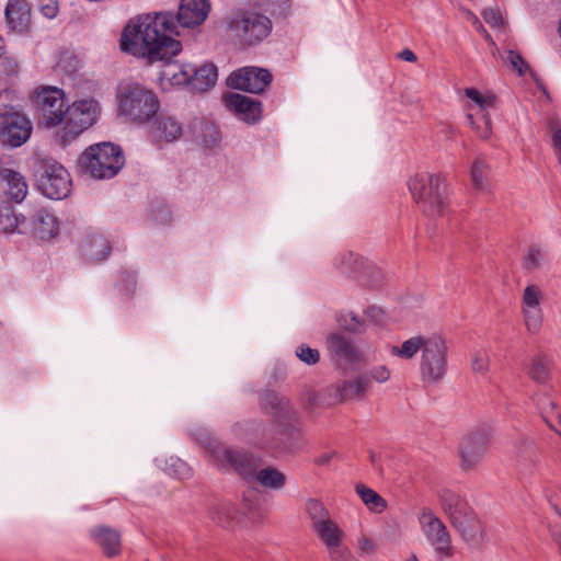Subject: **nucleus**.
<instances>
[{"instance_id":"obj_1","label":"nucleus","mask_w":561,"mask_h":561,"mask_svg":"<svg viewBox=\"0 0 561 561\" xmlns=\"http://www.w3.org/2000/svg\"><path fill=\"white\" fill-rule=\"evenodd\" d=\"M210 11L208 0H181L176 21L171 12L139 14L128 21L121 36V49L149 62L170 60L182 50L173 35L178 27H196Z\"/></svg>"},{"instance_id":"obj_2","label":"nucleus","mask_w":561,"mask_h":561,"mask_svg":"<svg viewBox=\"0 0 561 561\" xmlns=\"http://www.w3.org/2000/svg\"><path fill=\"white\" fill-rule=\"evenodd\" d=\"M419 352L422 379L427 382L440 380L447 370L448 347L445 337L439 333L419 334L390 348L392 356L405 360L414 358Z\"/></svg>"},{"instance_id":"obj_3","label":"nucleus","mask_w":561,"mask_h":561,"mask_svg":"<svg viewBox=\"0 0 561 561\" xmlns=\"http://www.w3.org/2000/svg\"><path fill=\"white\" fill-rule=\"evenodd\" d=\"M408 188L419 209L430 218L445 214L448 193L444 179L427 171L416 172L408 181Z\"/></svg>"},{"instance_id":"obj_4","label":"nucleus","mask_w":561,"mask_h":561,"mask_svg":"<svg viewBox=\"0 0 561 561\" xmlns=\"http://www.w3.org/2000/svg\"><path fill=\"white\" fill-rule=\"evenodd\" d=\"M439 503L443 513L463 541L476 543L484 538L482 523L462 496L446 490L440 494Z\"/></svg>"},{"instance_id":"obj_5","label":"nucleus","mask_w":561,"mask_h":561,"mask_svg":"<svg viewBox=\"0 0 561 561\" xmlns=\"http://www.w3.org/2000/svg\"><path fill=\"white\" fill-rule=\"evenodd\" d=\"M224 23L228 36L241 46H254L272 31V21L253 10H232L225 16Z\"/></svg>"},{"instance_id":"obj_6","label":"nucleus","mask_w":561,"mask_h":561,"mask_svg":"<svg viewBox=\"0 0 561 561\" xmlns=\"http://www.w3.org/2000/svg\"><path fill=\"white\" fill-rule=\"evenodd\" d=\"M163 89L169 85H188L193 91L204 92L215 85L217 68L213 64L196 67L192 64H167L159 77Z\"/></svg>"},{"instance_id":"obj_7","label":"nucleus","mask_w":561,"mask_h":561,"mask_svg":"<svg viewBox=\"0 0 561 561\" xmlns=\"http://www.w3.org/2000/svg\"><path fill=\"white\" fill-rule=\"evenodd\" d=\"M124 163L121 148L111 142L90 146L80 158L83 172L99 180L113 178Z\"/></svg>"},{"instance_id":"obj_8","label":"nucleus","mask_w":561,"mask_h":561,"mask_svg":"<svg viewBox=\"0 0 561 561\" xmlns=\"http://www.w3.org/2000/svg\"><path fill=\"white\" fill-rule=\"evenodd\" d=\"M159 105L153 91L138 83L128 84L118 95L121 114L137 124L149 122L158 113Z\"/></svg>"},{"instance_id":"obj_9","label":"nucleus","mask_w":561,"mask_h":561,"mask_svg":"<svg viewBox=\"0 0 561 561\" xmlns=\"http://www.w3.org/2000/svg\"><path fill=\"white\" fill-rule=\"evenodd\" d=\"M100 113L99 104L93 99H82L72 102L67 107L64 127L55 134V140L61 146H67L80 134L92 126Z\"/></svg>"},{"instance_id":"obj_10","label":"nucleus","mask_w":561,"mask_h":561,"mask_svg":"<svg viewBox=\"0 0 561 561\" xmlns=\"http://www.w3.org/2000/svg\"><path fill=\"white\" fill-rule=\"evenodd\" d=\"M37 188L50 199H62L71 192L68 171L56 160H42L36 170Z\"/></svg>"},{"instance_id":"obj_11","label":"nucleus","mask_w":561,"mask_h":561,"mask_svg":"<svg viewBox=\"0 0 561 561\" xmlns=\"http://www.w3.org/2000/svg\"><path fill=\"white\" fill-rule=\"evenodd\" d=\"M421 531L439 561L454 556L451 534L445 523L431 510L424 508L420 514Z\"/></svg>"},{"instance_id":"obj_12","label":"nucleus","mask_w":561,"mask_h":561,"mask_svg":"<svg viewBox=\"0 0 561 561\" xmlns=\"http://www.w3.org/2000/svg\"><path fill=\"white\" fill-rule=\"evenodd\" d=\"M39 114V124L45 128L64 127L67 114V101L62 90L56 87H46L35 96Z\"/></svg>"},{"instance_id":"obj_13","label":"nucleus","mask_w":561,"mask_h":561,"mask_svg":"<svg viewBox=\"0 0 561 561\" xmlns=\"http://www.w3.org/2000/svg\"><path fill=\"white\" fill-rule=\"evenodd\" d=\"M329 355L340 366L366 364L370 360L369 350H362L342 334L331 333L327 337Z\"/></svg>"},{"instance_id":"obj_14","label":"nucleus","mask_w":561,"mask_h":561,"mask_svg":"<svg viewBox=\"0 0 561 561\" xmlns=\"http://www.w3.org/2000/svg\"><path fill=\"white\" fill-rule=\"evenodd\" d=\"M490 440V434L481 428L466 435L459 444L460 467L465 471L473 470L482 460L486 446Z\"/></svg>"},{"instance_id":"obj_15","label":"nucleus","mask_w":561,"mask_h":561,"mask_svg":"<svg viewBox=\"0 0 561 561\" xmlns=\"http://www.w3.org/2000/svg\"><path fill=\"white\" fill-rule=\"evenodd\" d=\"M272 81L271 73L263 68L245 67L232 72L227 84L237 90H243L250 93H262Z\"/></svg>"},{"instance_id":"obj_16","label":"nucleus","mask_w":561,"mask_h":561,"mask_svg":"<svg viewBox=\"0 0 561 561\" xmlns=\"http://www.w3.org/2000/svg\"><path fill=\"white\" fill-rule=\"evenodd\" d=\"M0 141L10 147H20L32 134V123L24 115L15 112L0 122Z\"/></svg>"},{"instance_id":"obj_17","label":"nucleus","mask_w":561,"mask_h":561,"mask_svg":"<svg viewBox=\"0 0 561 561\" xmlns=\"http://www.w3.org/2000/svg\"><path fill=\"white\" fill-rule=\"evenodd\" d=\"M543 294L536 285H528L524 289L522 299V312L525 325L530 333L539 332L542 324L541 300Z\"/></svg>"},{"instance_id":"obj_18","label":"nucleus","mask_w":561,"mask_h":561,"mask_svg":"<svg viewBox=\"0 0 561 561\" xmlns=\"http://www.w3.org/2000/svg\"><path fill=\"white\" fill-rule=\"evenodd\" d=\"M201 443L216 460H226L240 474L248 476L252 472L250 460L244 454L233 449H229L225 447L222 444H220L217 439L209 436H206L204 439H201Z\"/></svg>"},{"instance_id":"obj_19","label":"nucleus","mask_w":561,"mask_h":561,"mask_svg":"<svg viewBox=\"0 0 561 561\" xmlns=\"http://www.w3.org/2000/svg\"><path fill=\"white\" fill-rule=\"evenodd\" d=\"M4 16L8 27L16 34H27L32 28V13L26 0H9Z\"/></svg>"},{"instance_id":"obj_20","label":"nucleus","mask_w":561,"mask_h":561,"mask_svg":"<svg viewBox=\"0 0 561 561\" xmlns=\"http://www.w3.org/2000/svg\"><path fill=\"white\" fill-rule=\"evenodd\" d=\"M334 264L343 272L359 271L360 276L367 279L370 285L378 283L381 278V272L374 264L364 261L353 252H342L335 256Z\"/></svg>"},{"instance_id":"obj_21","label":"nucleus","mask_w":561,"mask_h":561,"mask_svg":"<svg viewBox=\"0 0 561 561\" xmlns=\"http://www.w3.org/2000/svg\"><path fill=\"white\" fill-rule=\"evenodd\" d=\"M369 388V378L358 376L351 380H344L329 388L330 397L337 403L351 400H362Z\"/></svg>"},{"instance_id":"obj_22","label":"nucleus","mask_w":561,"mask_h":561,"mask_svg":"<svg viewBox=\"0 0 561 561\" xmlns=\"http://www.w3.org/2000/svg\"><path fill=\"white\" fill-rule=\"evenodd\" d=\"M226 104L247 123H254L260 118L261 104L249 96L230 93L226 96Z\"/></svg>"},{"instance_id":"obj_23","label":"nucleus","mask_w":561,"mask_h":561,"mask_svg":"<svg viewBox=\"0 0 561 561\" xmlns=\"http://www.w3.org/2000/svg\"><path fill=\"white\" fill-rule=\"evenodd\" d=\"M0 183L5 195L15 203H21L27 195L28 186L24 176L14 170L2 169Z\"/></svg>"},{"instance_id":"obj_24","label":"nucleus","mask_w":561,"mask_h":561,"mask_svg":"<svg viewBox=\"0 0 561 561\" xmlns=\"http://www.w3.org/2000/svg\"><path fill=\"white\" fill-rule=\"evenodd\" d=\"M33 233L42 240H50L57 236L59 221L57 217L47 209H38L32 219Z\"/></svg>"},{"instance_id":"obj_25","label":"nucleus","mask_w":561,"mask_h":561,"mask_svg":"<svg viewBox=\"0 0 561 561\" xmlns=\"http://www.w3.org/2000/svg\"><path fill=\"white\" fill-rule=\"evenodd\" d=\"M150 133L156 141L171 142L181 136L182 128L173 117L161 114L156 118Z\"/></svg>"},{"instance_id":"obj_26","label":"nucleus","mask_w":561,"mask_h":561,"mask_svg":"<svg viewBox=\"0 0 561 561\" xmlns=\"http://www.w3.org/2000/svg\"><path fill=\"white\" fill-rule=\"evenodd\" d=\"M108 240L99 233H91L81 243L82 254L92 261H102L110 253Z\"/></svg>"},{"instance_id":"obj_27","label":"nucleus","mask_w":561,"mask_h":561,"mask_svg":"<svg viewBox=\"0 0 561 561\" xmlns=\"http://www.w3.org/2000/svg\"><path fill=\"white\" fill-rule=\"evenodd\" d=\"M91 534L94 540L101 546L106 557L113 558L119 553L121 535L118 531L107 527H98L94 528Z\"/></svg>"},{"instance_id":"obj_28","label":"nucleus","mask_w":561,"mask_h":561,"mask_svg":"<svg viewBox=\"0 0 561 561\" xmlns=\"http://www.w3.org/2000/svg\"><path fill=\"white\" fill-rule=\"evenodd\" d=\"M551 365V359L547 355L538 354L529 359L525 370L530 379L545 385L550 379Z\"/></svg>"},{"instance_id":"obj_29","label":"nucleus","mask_w":561,"mask_h":561,"mask_svg":"<svg viewBox=\"0 0 561 561\" xmlns=\"http://www.w3.org/2000/svg\"><path fill=\"white\" fill-rule=\"evenodd\" d=\"M491 168L484 157L478 156L470 168V178L476 190L484 193L489 191Z\"/></svg>"},{"instance_id":"obj_30","label":"nucleus","mask_w":561,"mask_h":561,"mask_svg":"<svg viewBox=\"0 0 561 561\" xmlns=\"http://www.w3.org/2000/svg\"><path fill=\"white\" fill-rule=\"evenodd\" d=\"M272 415L274 416L275 422L286 431L295 430L296 424L298 423L297 412L288 399H285Z\"/></svg>"},{"instance_id":"obj_31","label":"nucleus","mask_w":561,"mask_h":561,"mask_svg":"<svg viewBox=\"0 0 561 561\" xmlns=\"http://www.w3.org/2000/svg\"><path fill=\"white\" fill-rule=\"evenodd\" d=\"M531 399L540 410L546 424L561 437V432L557 428L552 420V415L557 412V403L549 400L548 397L541 392L535 393Z\"/></svg>"},{"instance_id":"obj_32","label":"nucleus","mask_w":561,"mask_h":561,"mask_svg":"<svg viewBox=\"0 0 561 561\" xmlns=\"http://www.w3.org/2000/svg\"><path fill=\"white\" fill-rule=\"evenodd\" d=\"M313 529L325 546H332L340 542L343 535L342 530L331 518L319 524Z\"/></svg>"},{"instance_id":"obj_33","label":"nucleus","mask_w":561,"mask_h":561,"mask_svg":"<svg viewBox=\"0 0 561 561\" xmlns=\"http://www.w3.org/2000/svg\"><path fill=\"white\" fill-rule=\"evenodd\" d=\"M356 492L370 511L382 512L386 508V501L374 490L364 484H357Z\"/></svg>"},{"instance_id":"obj_34","label":"nucleus","mask_w":561,"mask_h":561,"mask_svg":"<svg viewBox=\"0 0 561 561\" xmlns=\"http://www.w3.org/2000/svg\"><path fill=\"white\" fill-rule=\"evenodd\" d=\"M256 480L266 488L280 489L285 484V476L275 468L267 467L256 473Z\"/></svg>"},{"instance_id":"obj_35","label":"nucleus","mask_w":561,"mask_h":561,"mask_svg":"<svg viewBox=\"0 0 561 561\" xmlns=\"http://www.w3.org/2000/svg\"><path fill=\"white\" fill-rule=\"evenodd\" d=\"M210 519L220 526H227L233 518V507L230 503H218L208 510Z\"/></svg>"},{"instance_id":"obj_36","label":"nucleus","mask_w":561,"mask_h":561,"mask_svg":"<svg viewBox=\"0 0 561 561\" xmlns=\"http://www.w3.org/2000/svg\"><path fill=\"white\" fill-rule=\"evenodd\" d=\"M21 222L20 217L14 213L11 206L0 208V231L12 233L16 230Z\"/></svg>"},{"instance_id":"obj_37","label":"nucleus","mask_w":561,"mask_h":561,"mask_svg":"<svg viewBox=\"0 0 561 561\" xmlns=\"http://www.w3.org/2000/svg\"><path fill=\"white\" fill-rule=\"evenodd\" d=\"M546 253L538 245H530L524 256L523 266L527 271L539 268L545 262Z\"/></svg>"},{"instance_id":"obj_38","label":"nucleus","mask_w":561,"mask_h":561,"mask_svg":"<svg viewBox=\"0 0 561 561\" xmlns=\"http://www.w3.org/2000/svg\"><path fill=\"white\" fill-rule=\"evenodd\" d=\"M515 454L522 460H533L535 456V443L526 436H519L514 443Z\"/></svg>"},{"instance_id":"obj_39","label":"nucleus","mask_w":561,"mask_h":561,"mask_svg":"<svg viewBox=\"0 0 561 561\" xmlns=\"http://www.w3.org/2000/svg\"><path fill=\"white\" fill-rule=\"evenodd\" d=\"M307 512L312 520L313 528L330 518L329 512L327 511L324 505L317 500L308 501Z\"/></svg>"},{"instance_id":"obj_40","label":"nucleus","mask_w":561,"mask_h":561,"mask_svg":"<svg viewBox=\"0 0 561 561\" xmlns=\"http://www.w3.org/2000/svg\"><path fill=\"white\" fill-rule=\"evenodd\" d=\"M490 367V356L484 350H478L472 354L471 368L474 373L485 375Z\"/></svg>"},{"instance_id":"obj_41","label":"nucleus","mask_w":561,"mask_h":561,"mask_svg":"<svg viewBox=\"0 0 561 561\" xmlns=\"http://www.w3.org/2000/svg\"><path fill=\"white\" fill-rule=\"evenodd\" d=\"M337 321L347 331L357 332L363 325V319L353 311L340 313Z\"/></svg>"},{"instance_id":"obj_42","label":"nucleus","mask_w":561,"mask_h":561,"mask_svg":"<svg viewBox=\"0 0 561 561\" xmlns=\"http://www.w3.org/2000/svg\"><path fill=\"white\" fill-rule=\"evenodd\" d=\"M285 399L275 391H265L260 397V404L262 409L272 414Z\"/></svg>"},{"instance_id":"obj_43","label":"nucleus","mask_w":561,"mask_h":561,"mask_svg":"<svg viewBox=\"0 0 561 561\" xmlns=\"http://www.w3.org/2000/svg\"><path fill=\"white\" fill-rule=\"evenodd\" d=\"M201 137L206 147H213L220 140L217 128L209 123L201 122Z\"/></svg>"},{"instance_id":"obj_44","label":"nucleus","mask_w":561,"mask_h":561,"mask_svg":"<svg viewBox=\"0 0 561 561\" xmlns=\"http://www.w3.org/2000/svg\"><path fill=\"white\" fill-rule=\"evenodd\" d=\"M296 356L308 365H314L320 359V353L316 348H311L308 345H300L296 348Z\"/></svg>"},{"instance_id":"obj_45","label":"nucleus","mask_w":561,"mask_h":561,"mask_svg":"<svg viewBox=\"0 0 561 561\" xmlns=\"http://www.w3.org/2000/svg\"><path fill=\"white\" fill-rule=\"evenodd\" d=\"M364 376L369 378V383L371 381L385 383L390 379L391 371L388 366L379 365L370 368Z\"/></svg>"},{"instance_id":"obj_46","label":"nucleus","mask_w":561,"mask_h":561,"mask_svg":"<svg viewBox=\"0 0 561 561\" xmlns=\"http://www.w3.org/2000/svg\"><path fill=\"white\" fill-rule=\"evenodd\" d=\"M465 93L470 100H472L481 108H486L489 106H492L494 103L493 95L484 96L474 88L466 89Z\"/></svg>"},{"instance_id":"obj_47","label":"nucleus","mask_w":561,"mask_h":561,"mask_svg":"<svg viewBox=\"0 0 561 561\" xmlns=\"http://www.w3.org/2000/svg\"><path fill=\"white\" fill-rule=\"evenodd\" d=\"M39 12L47 19H55L59 12L58 0H37Z\"/></svg>"},{"instance_id":"obj_48","label":"nucleus","mask_w":561,"mask_h":561,"mask_svg":"<svg viewBox=\"0 0 561 561\" xmlns=\"http://www.w3.org/2000/svg\"><path fill=\"white\" fill-rule=\"evenodd\" d=\"M511 67L516 70L520 76L524 75L527 65L522 56L513 50H507L505 56L502 57Z\"/></svg>"},{"instance_id":"obj_49","label":"nucleus","mask_w":561,"mask_h":561,"mask_svg":"<svg viewBox=\"0 0 561 561\" xmlns=\"http://www.w3.org/2000/svg\"><path fill=\"white\" fill-rule=\"evenodd\" d=\"M483 20L493 28L503 27V18L497 9L488 8L482 12Z\"/></svg>"},{"instance_id":"obj_50","label":"nucleus","mask_w":561,"mask_h":561,"mask_svg":"<svg viewBox=\"0 0 561 561\" xmlns=\"http://www.w3.org/2000/svg\"><path fill=\"white\" fill-rule=\"evenodd\" d=\"M77 59L76 57L70 53H62L58 60V67L67 72H72L77 68Z\"/></svg>"},{"instance_id":"obj_51","label":"nucleus","mask_w":561,"mask_h":561,"mask_svg":"<svg viewBox=\"0 0 561 561\" xmlns=\"http://www.w3.org/2000/svg\"><path fill=\"white\" fill-rule=\"evenodd\" d=\"M9 99H10L9 91L0 92V118H2V119L8 117V115L15 113V111H13V106L12 105L9 106L7 104Z\"/></svg>"},{"instance_id":"obj_52","label":"nucleus","mask_w":561,"mask_h":561,"mask_svg":"<svg viewBox=\"0 0 561 561\" xmlns=\"http://www.w3.org/2000/svg\"><path fill=\"white\" fill-rule=\"evenodd\" d=\"M327 547L330 551V556H331L332 560L344 561L346 559L347 550L341 546V541L336 542L335 545L327 546Z\"/></svg>"},{"instance_id":"obj_53","label":"nucleus","mask_w":561,"mask_h":561,"mask_svg":"<svg viewBox=\"0 0 561 561\" xmlns=\"http://www.w3.org/2000/svg\"><path fill=\"white\" fill-rule=\"evenodd\" d=\"M358 548L362 552L370 554L375 550V545L370 539L362 537L358 539Z\"/></svg>"},{"instance_id":"obj_54","label":"nucleus","mask_w":561,"mask_h":561,"mask_svg":"<svg viewBox=\"0 0 561 561\" xmlns=\"http://www.w3.org/2000/svg\"><path fill=\"white\" fill-rule=\"evenodd\" d=\"M3 64L7 65V67H5L7 73L15 75L19 71V65L15 60L7 58L3 60Z\"/></svg>"},{"instance_id":"obj_55","label":"nucleus","mask_w":561,"mask_h":561,"mask_svg":"<svg viewBox=\"0 0 561 561\" xmlns=\"http://www.w3.org/2000/svg\"><path fill=\"white\" fill-rule=\"evenodd\" d=\"M398 57L404 61L414 62L416 61V55L410 49H403L399 53Z\"/></svg>"},{"instance_id":"obj_56","label":"nucleus","mask_w":561,"mask_h":561,"mask_svg":"<svg viewBox=\"0 0 561 561\" xmlns=\"http://www.w3.org/2000/svg\"><path fill=\"white\" fill-rule=\"evenodd\" d=\"M381 310L376 307H369L367 310V314L369 318H371L374 321H378L381 316Z\"/></svg>"},{"instance_id":"obj_57","label":"nucleus","mask_w":561,"mask_h":561,"mask_svg":"<svg viewBox=\"0 0 561 561\" xmlns=\"http://www.w3.org/2000/svg\"><path fill=\"white\" fill-rule=\"evenodd\" d=\"M331 457H332L331 455L324 454V455L320 456L319 458H317L316 461L318 465H327L330 462Z\"/></svg>"},{"instance_id":"obj_58","label":"nucleus","mask_w":561,"mask_h":561,"mask_svg":"<svg viewBox=\"0 0 561 561\" xmlns=\"http://www.w3.org/2000/svg\"><path fill=\"white\" fill-rule=\"evenodd\" d=\"M552 420H553V423L557 426V428L561 432V413L557 411L552 415Z\"/></svg>"},{"instance_id":"obj_59","label":"nucleus","mask_w":561,"mask_h":561,"mask_svg":"<svg viewBox=\"0 0 561 561\" xmlns=\"http://www.w3.org/2000/svg\"><path fill=\"white\" fill-rule=\"evenodd\" d=\"M490 134H491V130H490V119H488V118H486V119H485V129H484V131L481 134V137H482V138H484V139H486V138H489Z\"/></svg>"},{"instance_id":"obj_60","label":"nucleus","mask_w":561,"mask_h":561,"mask_svg":"<svg viewBox=\"0 0 561 561\" xmlns=\"http://www.w3.org/2000/svg\"><path fill=\"white\" fill-rule=\"evenodd\" d=\"M472 23L476 25L478 31L485 32L483 25L479 22L477 16H472Z\"/></svg>"},{"instance_id":"obj_61","label":"nucleus","mask_w":561,"mask_h":561,"mask_svg":"<svg viewBox=\"0 0 561 561\" xmlns=\"http://www.w3.org/2000/svg\"><path fill=\"white\" fill-rule=\"evenodd\" d=\"M317 400V394L314 392L308 393V404L313 405Z\"/></svg>"},{"instance_id":"obj_62","label":"nucleus","mask_w":561,"mask_h":561,"mask_svg":"<svg viewBox=\"0 0 561 561\" xmlns=\"http://www.w3.org/2000/svg\"><path fill=\"white\" fill-rule=\"evenodd\" d=\"M369 458H370V462L374 467H377V455L375 453H370L369 455Z\"/></svg>"},{"instance_id":"obj_63","label":"nucleus","mask_w":561,"mask_h":561,"mask_svg":"<svg viewBox=\"0 0 561 561\" xmlns=\"http://www.w3.org/2000/svg\"><path fill=\"white\" fill-rule=\"evenodd\" d=\"M467 119H468V123L471 127H474V119H473V116L471 114H468L467 115Z\"/></svg>"},{"instance_id":"obj_64","label":"nucleus","mask_w":561,"mask_h":561,"mask_svg":"<svg viewBox=\"0 0 561 561\" xmlns=\"http://www.w3.org/2000/svg\"><path fill=\"white\" fill-rule=\"evenodd\" d=\"M407 561H419L415 554H412Z\"/></svg>"}]
</instances>
